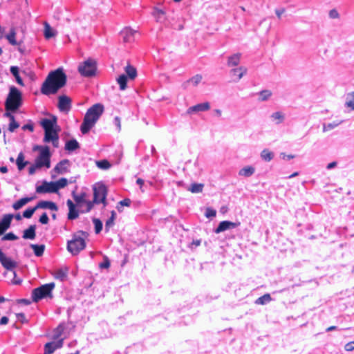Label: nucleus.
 <instances>
[{
  "instance_id": "f257e3e1",
  "label": "nucleus",
  "mask_w": 354,
  "mask_h": 354,
  "mask_svg": "<svg viewBox=\"0 0 354 354\" xmlns=\"http://www.w3.org/2000/svg\"><path fill=\"white\" fill-rule=\"evenodd\" d=\"M67 81V77L62 68L51 71L43 82L41 92L46 95L55 94L64 87Z\"/></svg>"
},
{
  "instance_id": "f03ea898",
  "label": "nucleus",
  "mask_w": 354,
  "mask_h": 354,
  "mask_svg": "<svg viewBox=\"0 0 354 354\" xmlns=\"http://www.w3.org/2000/svg\"><path fill=\"white\" fill-rule=\"evenodd\" d=\"M39 124L44 131L43 142H51L54 147H58L61 128L57 124V118L55 115H51L50 118H44L41 120Z\"/></svg>"
},
{
  "instance_id": "7ed1b4c3",
  "label": "nucleus",
  "mask_w": 354,
  "mask_h": 354,
  "mask_svg": "<svg viewBox=\"0 0 354 354\" xmlns=\"http://www.w3.org/2000/svg\"><path fill=\"white\" fill-rule=\"evenodd\" d=\"M104 111V106L101 103L95 104L87 110L80 126V130L83 134H86L91 131Z\"/></svg>"
},
{
  "instance_id": "20e7f679",
  "label": "nucleus",
  "mask_w": 354,
  "mask_h": 354,
  "mask_svg": "<svg viewBox=\"0 0 354 354\" xmlns=\"http://www.w3.org/2000/svg\"><path fill=\"white\" fill-rule=\"evenodd\" d=\"M33 151H38L39 155L35 159V164L28 167V174L33 175L36 170L43 167L48 169L50 167L51 153L50 147L47 145H35L33 147Z\"/></svg>"
},
{
  "instance_id": "39448f33",
  "label": "nucleus",
  "mask_w": 354,
  "mask_h": 354,
  "mask_svg": "<svg viewBox=\"0 0 354 354\" xmlns=\"http://www.w3.org/2000/svg\"><path fill=\"white\" fill-rule=\"evenodd\" d=\"M88 234L83 230H79L72 235V239L67 241V250L73 256L77 255L82 250H84L86 243L85 239Z\"/></svg>"
},
{
  "instance_id": "423d86ee",
  "label": "nucleus",
  "mask_w": 354,
  "mask_h": 354,
  "mask_svg": "<svg viewBox=\"0 0 354 354\" xmlns=\"http://www.w3.org/2000/svg\"><path fill=\"white\" fill-rule=\"evenodd\" d=\"M36 184V192L37 194L57 193L60 189L65 187L68 185L67 178H59L55 182H47L43 180L41 185Z\"/></svg>"
},
{
  "instance_id": "0eeeda50",
  "label": "nucleus",
  "mask_w": 354,
  "mask_h": 354,
  "mask_svg": "<svg viewBox=\"0 0 354 354\" xmlns=\"http://www.w3.org/2000/svg\"><path fill=\"white\" fill-rule=\"evenodd\" d=\"M22 102V93L17 87L12 86L5 102V109L11 110V112H17Z\"/></svg>"
},
{
  "instance_id": "6e6552de",
  "label": "nucleus",
  "mask_w": 354,
  "mask_h": 354,
  "mask_svg": "<svg viewBox=\"0 0 354 354\" xmlns=\"http://www.w3.org/2000/svg\"><path fill=\"white\" fill-rule=\"evenodd\" d=\"M55 287L54 282L41 285L32 290L31 297L35 303L46 298H53V290Z\"/></svg>"
},
{
  "instance_id": "1a4fd4ad",
  "label": "nucleus",
  "mask_w": 354,
  "mask_h": 354,
  "mask_svg": "<svg viewBox=\"0 0 354 354\" xmlns=\"http://www.w3.org/2000/svg\"><path fill=\"white\" fill-rule=\"evenodd\" d=\"M93 198L96 205L103 204L105 207L107 205L106 196L108 188L102 182H98L93 185Z\"/></svg>"
},
{
  "instance_id": "9d476101",
  "label": "nucleus",
  "mask_w": 354,
  "mask_h": 354,
  "mask_svg": "<svg viewBox=\"0 0 354 354\" xmlns=\"http://www.w3.org/2000/svg\"><path fill=\"white\" fill-rule=\"evenodd\" d=\"M97 63L93 59L89 58L78 66V71L84 77H93L95 75Z\"/></svg>"
},
{
  "instance_id": "9b49d317",
  "label": "nucleus",
  "mask_w": 354,
  "mask_h": 354,
  "mask_svg": "<svg viewBox=\"0 0 354 354\" xmlns=\"http://www.w3.org/2000/svg\"><path fill=\"white\" fill-rule=\"evenodd\" d=\"M0 263L4 268L8 270L13 271L17 266V262L12 260L10 257H7L0 248Z\"/></svg>"
},
{
  "instance_id": "f8f14e48",
  "label": "nucleus",
  "mask_w": 354,
  "mask_h": 354,
  "mask_svg": "<svg viewBox=\"0 0 354 354\" xmlns=\"http://www.w3.org/2000/svg\"><path fill=\"white\" fill-rule=\"evenodd\" d=\"M71 99L65 95L58 97L57 106L61 112L68 113L71 109Z\"/></svg>"
},
{
  "instance_id": "ddd939ff",
  "label": "nucleus",
  "mask_w": 354,
  "mask_h": 354,
  "mask_svg": "<svg viewBox=\"0 0 354 354\" xmlns=\"http://www.w3.org/2000/svg\"><path fill=\"white\" fill-rule=\"evenodd\" d=\"M239 223H234L230 221H223L220 222L218 226L214 230V233L219 234L228 230L236 228Z\"/></svg>"
},
{
  "instance_id": "4468645a",
  "label": "nucleus",
  "mask_w": 354,
  "mask_h": 354,
  "mask_svg": "<svg viewBox=\"0 0 354 354\" xmlns=\"http://www.w3.org/2000/svg\"><path fill=\"white\" fill-rule=\"evenodd\" d=\"M64 339H59L57 341L47 342L44 345V354H53L54 351L63 346Z\"/></svg>"
},
{
  "instance_id": "2eb2a0df",
  "label": "nucleus",
  "mask_w": 354,
  "mask_h": 354,
  "mask_svg": "<svg viewBox=\"0 0 354 354\" xmlns=\"http://www.w3.org/2000/svg\"><path fill=\"white\" fill-rule=\"evenodd\" d=\"M12 221V216L3 215L0 219V236L4 234V233L10 227Z\"/></svg>"
},
{
  "instance_id": "dca6fc26",
  "label": "nucleus",
  "mask_w": 354,
  "mask_h": 354,
  "mask_svg": "<svg viewBox=\"0 0 354 354\" xmlns=\"http://www.w3.org/2000/svg\"><path fill=\"white\" fill-rule=\"evenodd\" d=\"M36 208L38 209H50L51 211H57L58 206L57 205L51 201H44L41 200L37 202L36 205Z\"/></svg>"
},
{
  "instance_id": "f3484780",
  "label": "nucleus",
  "mask_w": 354,
  "mask_h": 354,
  "mask_svg": "<svg viewBox=\"0 0 354 354\" xmlns=\"http://www.w3.org/2000/svg\"><path fill=\"white\" fill-rule=\"evenodd\" d=\"M136 31L130 28L126 27L120 31V35L125 43H131L134 40V34Z\"/></svg>"
},
{
  "instance_id": "a211bd4d",
  "label": "nucleus",
  "mask_w": 354,
  "mask_h": 354,
  "mask_svg": "<svg viewBox=\"0 0 354 354\" xmlns=\"http://www.w3.org/2000/svg\"><path fill=\"white\" fill-rule=\"evenodd\" d=\"M71 162L68 159L61 160L53 169V171L57 174H63L68 171Z\"/></svg>"
},
{
  "instance_id": "6ab92c4d",
  "label": "nucleus",
  "mask_w": 354,
  "mask_h": 354,
  "mask_svg": "<svg viewBox=\"0 0 354 354\" xmlns=\"http://www.w3.org/2000/svg\"><path fill=\"white\" fill-rule=\"evenodd\" d=\"M68 271V267L64 266L56 270L53 275L56 279H58L60 281H64L67 279Z\"/></svg>"
},
{
  "instance_id": "aec40b11",
  "label": "nucleus",
  "mask_w": 354,
  "mask_h": 354,
  "mask_svg": "<svg viewBox=\"0 0 354 354\" xmlns=\"http://www.w3.org/2000/svg\"><path fill=\"white\" fill-rule=\"evenodd\" d=\"M210 109V104L209 102H206L204 103L197 104L194 106H190L187 113L188 114H192L194 112H200V111H206Z\"/></svg>"
},
{
  "instance_id": "412c9836",
  "label": "nucleus",
  "mask_w": 354,
  "mask_h": 354,
  "mask_svg": "<svg viewBox=\"0 0 354 354\" xmlns=\"http://www.w3.org/2000/svg\"><path fill=\"white\" fill-rule=\"evenodd\" d=\"M36 225H30L24 230L22 237L24 239L34 240L36 237Z\"/></svg>"
},
{
  "instance_id": "4be33fe9",
  "label": "nucleus",
  "mask_w": 354,
  "mask_h": 354,
  "mask_svg": "<svg viewBox=\"0 0 354 354\" xmlns=\"http://www.w3.org/2000/svg\"><path fill=\"white\" fill-rule=\"evenodd\" d=\"M33 199H34L33 196H32V197H28V196L23 197V198L19 199L18 201H17L16 202H15L12 204V208L15 210H19L24 205H26L29 202L32 201Z\"/></svg>"
},
{
  "instance_id": "5701e85b",
  "label": "nucleus",
  "mask_w": 354,
  "mask_h": 354,
  "mask_svg": "<svg viewBox=\"0 0 354 354\" xmlns=\"http://www.w3.org/2000/svg\"><path fill=\"white\" fill-rule=\"evenodd\" d=\"M67 325H66V323L62 322L60 323L58 326L54 329L53 333V339H59L60 337L63 335H65V329Z\"/></svg>"
},
{
  "instance_id": "b1692460",
  "label": "nucleus",
  "mask_w": 354,
  "mask_h": 354,
  "mask_svg": "<svg viewBox=\"0 0 354 354\" xmlns=\"http://www.w3.org/2000/svg\"><path fill=\"white\" fill-rule=\"evenodd\" d=\"M80 148V145L77 140L72 138L66 142L64 149L69 152H73Z\"/></svg>"
},
{
  "instance_id": "393cba45",
  "label": "nucleus",
  "mask_w": 354,
  "mask_h": 354,
  "mask_svg": "<svg viewBox=\"0 0 354 354\" xmlns=\"http://www.w3.org/2000/svg\"><path fill=\"white\" fill-rule=\"evenodd\" d=\"M10 72L15 77L17 83L21 86H24L23 80L19 75V68L16 66H12L10 68Z\"/></svg>"
},
{
  "instance_id": "a878e982",
  "label": "nucleus",
  "mask_w": 354,
  "mask_h": 354,
  "mask_svg": "<svg viewBox=\"0 0 354 354\" xmlns=\"http://www.w3.org/2000/svg\"><path fill=\"white\" fill-rule=\"evenodd\" d=\"M30 247L32 249L34 254L37 257H40L44 254L46 248L44 244H30Z\"/></svg>"
},
{
  "instance_id": "bb28decb",
  "label": "nucleus",
  "mask_w": 354,
  "mask_h": 354,
  "mask_svg": "<svg viewBox=\"0 0 354 354\" xmlns=\"http://www.w3.org/2000/svg\"><path fill=\"white\" fill-rule=\"evenodd\" d=\"M204 185L202 183H192L189 187H186L188 191H190L194 194H198L203 192Z\"/></svg>"
},
{
  "instance_id": "cd10ccee",
  "label": "nucleus",
  "mask_w": 354,
  "mask_h": 354,
  "mask_svg": "<svg viewBox=\"0 0 354 354\" xmlns=\"http://www.w3.org/2000/svg\"><path fill=\"white\" fill-rule=\"evenodd\" d=\"M241 54L235 53L228 57L227 66H236L240 62Z\"/></svg>"
},
{
  "instance_id": "c85d7f7f",
  "label": "nucleus",
  "mask_w": 354,
  "mask_h": 354,
  "mask_svg": "<svg viewBox=\"0 0 354 354\" xmlns=\"http://www.w3.org/2000/svg\"><path fill=\"white\" fill-rule=\"evenodd\" d=\"M246 72L247 69L242 66L233 68L230 71L232 75L237 76V79L235 80L236 82L239 81L243 77V76L246 73Z\"/></svg>"
},
{
  "instance_id": "c756f323",
  "label": "nucleus",
  "mask_w": 354,
  "mask_h": 354,
  "mask_svg": "<svg viewBox=\"0 0 354 354\" xmlns=\"http://www.w3.org/2000/svg\"><path fill=\"white\" fill-rule=\"evenodd\" d=\"M255 171V169L252 166H246L242 169H241L239 171V176L250 177L254 174Z\"/></svg>"
},
{
  "instance_id": "7c9ffc66",
  "label": "nucleus",
  "mask_w": 354,
  "mask_h": 354,
  "mask_svg": "<svg viewBox=\"0 0 354 354\" xmlns=\"http://www.w3.org/2000/svg\"><path fill=\"white\" fill-rule=\"evenodd\" d=\"M28 163V161H26L24 160V155L23 153H19L16 160L18 169L19 171L23 170Z\"/></svg>"
},
{
  "instance_id": "2f4dec72",
  "label": "nucleus",
  "mask_w": 354,
  "mask_h": 354,
  "mask_svg": "<svg viewBox=\"0 0 354 354\" xmlns=\"http://www.w3.org/2000/svg\"><path fill=\"white\" fill-rule=\"evenodd\" d=\"M127 82L128 77L125 74H122L117 78V82L121 91H124L127 88Z\"/></svg>"
},
{
  "instance_id": "473e14b6",
  "label": "nucleus",
  "mask_w": 354,
  "mask_h": 354,
  "mask_svg": "<svg viewBox=\"0 0 354 354\" xmlns=\"http://www.w3.org/2000/svg\"><path fill=\"white\" fill-rule=\"evenodd\" d=\"M125 73H126L125 75L130 80H134L137 76L136 68L131 65H127L125 67Z\"/></svg>"
},
{
  "instance_id": "72a5a7b5",
  "label": "nucleus",
  "mask_w": 354,
  "mask_h": 354,
  "mask_svg": "<svg viewBox=\"0 0 354 354\" xmlns=\"http://www.w3.org/2000/svg\"><path fill=\"white\" fill-rule=\"evenodd\" d=\"M153 15L154 17L156 19V21L158 22L162 23L165 19V12L162 10L159 9L158 8H154Z\"/></svg>"
},
{
  "instance_id": "f704fd0d",
  "label": "nucleus",
  "mask_w": 354,
  "mask_h": 354,
  "mask_svg": "<svg viewBox=\"0 0 354 354\" xmlns=\"http://www.w3.org/2000/svg\"><path fill=\"white\" fill-rule=\"evenodd\" d=\"M257 95H259V101L265 102L269 100V98L272 96V93L270 90L265 89L257 93Z\"/></svg>"
},
{
  "instance_id": "c9c22d12",
  "label": "nucleus",
  "mask_w": 354,
  "mask_h": 354,
  "mask_svg": "<svg viewBox=\"0 0 354 354\" xmlns=\"http://www.w3.org/2000/svg\"><path fill=\"white\" fill-rule=\"evenodd\" d=\"M72 195H73V198L74 201H75V203L77 205H82V204L84 203L85 202H86V193H84V192H82L80 194H76L75 193V192H73Z\"/></svg>"
},
{
  "instance_id": "e433bc0d",
  "label": "nucleus",
  "mask_w": 354,
  "mask_h": 354,
  "mask_svg": "<svg viewBox=\"0 0 354 354\" xmlns=\"http://www.w3.org/2000/svg\"><path fill=\"white\" fill-rule=\"evenodd\" d=\"M272 300V297L270 294L267 293L263 296L259 297L256 301L255 304L259 305H266Z\"/></svg>"
},
{
  "instance_id": "4c0bfd02",
  "label": "nucleus",
  "mask_w": 354,
  "mask_h": 354,
  "mask_svg": "<svg viewBox=\"0 0 354 354\" xmlns=\"http://www.w3.org/2000/svg\"><path fill=\"white\" fill-rule=\"evenodd\" d=\"M261 158L266 162H270L274 158V153L265 149L261 153Z\"/></svg>"
},
{
  "instance_id": "58836bf2",
  "label": "nucleus",
  "mask_w": 354,
  "mask_h": 354,
  "mask_svg": "<svg viewBox=\"0 0 354 354\" xmlns=\"http://www.w3.org/2000/svg\"><path fill=\"white\" fill-rule=\"evenodd\" d=\"M345 105L347 107L351 108L352 110H354V92L347 94Z\"/></svg>"
},
{
  "instance_id": "ea45409f",
  "label": "nucleus",
  "mask_w": 354,
  "mask_h": 354,
  "mask_svg": "<svg viewBox=\"0 0 354 354\" xmlns=\"http://www.w3.org/2000/svg\"><path fill=\"white\" fill-rule=\"evenodd\" d=\"M44 35L45 38L47 39H50L55 36V32L53 29L47 23L45 24Z\"/></svg>"
},
{
  "instance_id": "a19ab883",
  "label": "nucleus",
  "mask_w": 354,
  "mask_h": 354,
  "mask_svg": "<svg viewBox=\"0 0 354 354\" xmlns=\"http://www.w3.org/2000/svg\"><path fill=\"white\" fill-rule=\"evenodd\" d=\"M93 223L95 234H100L103 228V223L102 221L100 218H94L93 219Z\"/></svg>"
},
{
  "instance_id": "79ce46f5",
  "label": "nucleus",
  "mask_w": 354,
  "mask_h": 354,
  "mask_svg": "<svg viewBox=\"0 0 354 354\" xmlns=\"http://www.w3.org/2000/svg\"><path fill=\"white\" fill-rule=\"evenodd\" d=\"M37 209H38V208H36V205L35 207H28L23 212V217L26 218H30Z\"/></svg>"
},
{
  "instance_id": "37998d69",
  "label": "nucleus",
  "mask_w": 354,
  "mask_h": 354,
  "mask_svg": "<svg viewBox=\"0 0 354 354\" xmlns=\"http://www.w3.org/2000/svg\"><path fill=\"white\" fill-rule=\"evenodd\" d=\"M80 214L79 210L77 207L68 209L67 218L68 220L73 221L78 218Z\"/></svg>"
},
{
  "instance_id": "c03bdc74",
  "label": "nucleus",
  "mask_w": 354,
  "mask_h": 354,
  "mask_svg": "<svg viewBox=\"0 0 354 354\" xmlns=\"http://www.w3.org/2000/svg\"><path fill=\"white\" fill-rule=\"evenodd\" d=\"M342 122H333L331 123L328 124H324L323 125V131H328L330 130H332L335 129V127H338Z\"/></svg>"
},
{
  "instance_id": "a18cd8bd",
  "label": "nucleus",
  "mask_w": 354,
  "mask_h": 354,
  "mask_svg": "<svg viewBox=\"0 0 354 354\" xmlns=\"http://www.w3.org/2000/svg\"><path fill=\"white\" fill-rule=\"evenodd\" d=\"M98 168L102 169H107L111 167V164L107 160H101L96 162Z\"/></svg>"
},
{
  "instance_id": "49530a36",
  "label": "nucleus",
  "mask_w": 354,
  "mask_h": 354,
  "mask_svg": "<svg viewBox=\"0 0 354 354\" xmlns=\"http://www.w3.org/2000/svg\"><path fill=\"white\" fill-rule=\"evenodd\" d=\"M19 239V237L15 235L13 232H10L7 234H3L1 238V241H16Z\"/></svg>"
},
{
  "instance_id": "de8ad7c7",
  "label": "nucleus",
  "mask_w": 354,
  "mask_h": 354,
  "mask_svg": "<svg viewBox=\"0 0 354 354\" xmlns=\"http://www.w3.org/2000/svg\"><path fill=\"white\" fill-rule=\"evenodd\" d=\"M216 211L212 208V207H207L206 209H205V216L207 218H213L216 216Z\"/></svg>"
},
{
  "instance_id": "09e8293b",
  "label": "nucleus",
  "mask_w": 354,
  "mask_h": 354,
  "mask_svg": "<svg viewBox=\"0 0 354 354\" xmlns=\"http://www.w3.org/2000/svg\"><path fill=\"white\" fill-rule=\"evenodd\" d=\"M6 39L9 41V43L13 46L17 44V42L15 39V32L14 30H12L9 34L6 35Z\"/></svg>"
},
{
  "instance_id": "8fccbe9b",
  "label": "nucleus",
  "mask_w": 354,
  "mask_h": 354,
  "mask_svg": "<svg viewBox=\"0 0 354 354\" xmlns=\"http://www.w3.org/2000/svg\"><path fill=\"white\" fill-rule=\"evenodd\" d=\"M202 80V75H196L189 80V82L192 83L194 86H196Z\"/></svg>"
},
{
  "instance_id": "3c124183",
  "label": "nucleus",
  "mask_w": 354,
  "mask_h": 354,
  "mask_svg": "<svg viewBox=\"0 0 354 354\" xmlns=\"http://www.w3.org/2000/svg\"><path fill=\"white\" fill-rule=\"evenodd\" d=\"M19 127V124L17 122H16L15 118L13 119L12 120H10L8 130L10 132H14L16 130V129H17Z\"/></svg>"
},
{
  "instance_id": "603ef678",
  "label": "nucleus",
  "mask_w": 354,
  "mask_h": 354,
  "mask_svg": "<svg viewBox=\"0 0 354 354\" xmlns=\"http://www.w3.org/2000/svg\"><path fill=\"white\" fill-rule=\"evenodd\" d=\"M39 222L43 225H46L49 222V218L46 212L42 213L39 216Z\"/></svg>"
},
{
  "instance_id": "864d4df0",
  "label": "nucleus",
  "mask_w": 354,
  "mask_h": 354,
  "mask_svg": "<svg viewBox=\"0 0 354 354\" xmlns=\"http://www.w3.org/2000/svg\"><path fill=\"white\" fill-rule=\"evenodd\" d=\"M115 224V220L111 218L110 217L105 222V232H108L111 227H112Z\"/></svg>"
},
{
  "instance_id": "5fc2aeb1",
  "label": "nucleus",
  "mask_w": 354,
  "mask_h": 354,
  "mask_svg": "<svg viewBox=\"0 0 354 354\" xmlns=\"http://www.w3.org/2000/svg\"><path fill=\"white\" fill-rule=\"evenodd\" d=\"M271 118L274 120H279V122L278 123L281 122L284 119L283 115L279 111L273 113L271 115Z\"/></svg>"
},
{
  "instance_id": "6e6d98bb",
  "label": "nucleus",
  "mask_w": 354,
  "mask_h": 354,
  "mask_svg": "<svg viewBox=\"0 0 354 354\" xmlns=\"http://www.w3.org/2000/svg\"><path fill=\"white\" fill-rule=\"evenodd\" d=\"M17 319L21 324H26L28 322V319L26 318V315L24 313H19L16 314Z\"/></svg>"
},
{
  "instance_id": "4d7b16f0",
  "label": "nucleus",
  "mask_w": 354,
  "mask_h": 354,
  "mask_svg": "<svg viewBox=\"0 0 354 354\" xmlns=\"http://www.w3.org/2000/svg\"><path fill=\"white\" fill-rule=\"evenodd\" d=\"M111 263L108 257H105L103 261L100 263V267L102 269H106L110 267Z\"/></svg>"
},
{
  "instance_id": "13d9d810",
  "label": "nucleus",
  "mask_w": 354,
  "mask_h": 354,
  "mask_svg": "<svg viewBox=\"0 0 354 354\" xmlns=\"http://www.w3.org/2000/svg\"><path fill=\"white\" fill-rule=\"evenodd\" d=\"M118 203L122 207H130L131 205V201L129 198H125L124 199L119 201Z\"/></svg>"
},
{
  "instance_id": "bf43d9fd",
  "label": "nucleus",
  "mask_w": 354,
  "mask_h": 354,
  "mask_svg": "<svg viewBox=\"0 0 354 354\" xmlns=\"http://www.w3.org/2000/svg\"><path fill=\"white\" fill-rule=\"evenodd\" d=\"M22 129L24 131L28 130L30 132H32L34 131V124L31 122H28L22 127Z\"/></svg>"
},
{
  "instance_id": "052dcab7",
  "label": "nucleus",
  "mask_w": 354,
  "mask_h": 354,
  "mask_svg": "<svg viewBox=\"0 0 354 354\" xmlns=\"http://www.w3.org/2000/svg\"><path fill=\"white\" fill-rule=\"evenodd\" d=\"M14 274V278L12 280V283L15 285H20L22 283V279L21 278L17 277V274L15 271H12Z\"/></svg>"
},
{
  "instance_id": "680f3d73",
  "label": "nucleus",
  "mask_w": 354,
  "mask_h": 354,
  "mask_svg": "<svg viewBox=\"0 0 354 354\" xmlns=\"http://www.w3.org/2000/svg\"><path fill=\"white\" fill-rule=\"evenodd\" d=\"M84 203L86 205V212H90L95 204V203H94V198L93 199V201H86Z\"/></svg>"
},
{
  "instance_id": "e2e57ef3",
  "label": "nucleus",
  "mask_w": 354,
  "mask_h": 354,
  "mask_svg": "<svg viewBox=\"0 0 354 354\" xmlns=\"http://www.w3.org/2000/svg\"><path fill=\"white\" fill-rule=\"evenodd\" d=\"M15 112H11V110L6 109V112L3 114V116L6 118H8L10 120H12L15 119V116L13 115V113Z\"/></svg>"
},
{
  "instance_id": "0e129e2a",
  "label": "nucleus",
  "mask_w": 354,
  "mask_h": 354,
  "mask_svg": "<svg viewBox=\"0 0 354 354\" xmlns=\"http://www.w3.org/2000/svg\"><path fill=\"white\" fill-rule=\"evenodd\" d=\"M339 13L335 9H332L329 11V17L331 19H337L339 17Z\"/></svg>"
},
{
  "instance_id": "69168bd1",
  "label": "nucleus",
  "mask_w": 354,
  "mask_h": 354,
  "mask_svg": "<svg viewBox=\"0 0 354 354\" xmlns=\"http://www.w3.org/2000/svg\"><path fill=\"white\" fill-rule=\"evenodd\" d=\"M280 158H282L283 160H290L294 158L295 156L292 154L287 155L285 153H281Z\"/></svg>"
},
{
  "instance_id": "338daca9",
  "label": "nucleus",
  "mask_w": 354,
  "mask_h": 354,
  "mask_svg": "<svg viewBox=\"0 0 354 354\" xmlns=\"http://www.w3.org/2000/svg\"><path fill=\"white\" fill-rule=\"evenodd\" d=\"M345 350L347 351H352L354 350V342L347 343L345 346Z\"/></svg>"
},
{
  "instance_id": "774afa93",
  "label": "nucleus",
  "mask_w": 354,
  "mask_h": 354,
  "mask_svg": "<svg viewBox=\"0 0 354 354\" xmlns=\"http://www.w3.org/2000/svg\"><path fill=\"white\" fill-rule=\"evenodd\" d=\"M286 10L285 8H279L275 10V14L277 16L279 19H281V15L285 12Z\"/></svg>"
}]
</instances>
